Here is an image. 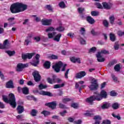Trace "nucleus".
Here are the masks:
<instances>
[{"label":"nucleus","instance_id":"f257e3e1","mask_svg":"<svg viewBox=\"0 0 124 124\" xmlns=\"http://www.w3.org/2000/svg\"><path fill=\"white\" fill-rule=\"evenodd\" d=\"M27 6L22 3L16 2L12 4L10 7L12 13H19L25 11L27 9Z\"/></svg>","mask_w":124,"mask_h":124},{"label":"nucleus","instance_id":"f03ea898","mask_svg":"<svg viewBox=\"0 0 124 124\" xmlns=\"http://www.w3.org/2000/svg\"><path fill=\"white\" fill-rule=\"evenodd\" d=\"M2 99L6 103H9L13 108H16L17 104L16 103V98L14 94L11 93L9 94V98L6 95H2Z\"/></svg>","mask_w":124,"mask_h":124},{"label":"nucleus","instance_id":"7ed1b4c3","mask_svg":"<svg viewBox=\"0 0 124 124\" xmlns=\"http://www.w3.org/2000/svg\"><path fill=\"white\" fill-rule=\"evenodd\" d=\"M61 67H62L61 71H65V69L66 68V64L63 65L62 62H59L52 66L53 69H54V71H55V72L57 73H59V72L61 71Z\"/></svg>","mask_w":124,"mask_h":124},{"label":"nucleus","instance_id":"20e7f679","mask_svg":"<svg viewBox=\"0 0 124 124\" xmlns=\"http://www.w3.org/2000/svg\"><path fill=\"white\" fill-rule=\"evenodd\" d=\"M88 87L91 91H95V90H97L98 88L97 79L92 78L91 82V85H90Z\"/></svg>","mask_w":124,"mask_h":124},{"label":"nucleus","instance_id":"39448f33","mask_svg":"<svg viewBox=\"0 0 124 124\" xmlns=\"http://www.w3.org/2000/svg\"><path fill=\"white\" fill-rule=\"evenodd\" d=\"M32 76L34 77V80L36 82H39L41 79V76L39 74V72L37 71H34L32 73Z\"/></svg>","mask_w":124,"mask_h":124},{"label":"nucleus","instance_id":"423d86ee","mask_svg":"<svg viewBox=\"0 0 124 124\" xmlns=\"http://www.w3.org/2000/svg\"><path fill=\"white\" fill-rule=\"evenodd\" d=\"M52 21L53 20L51 19H48L44 18L42 19L41 22L42 24L43 25V26H51Z\"/></svg>","mask_w":124,"mask_h":124},{"label":"nucleus","instance_id":"0eeeda50","mask_svg":"<svg viewBox=\"0 0 124 124\" xmlns=\"http://www.w3.org/2000/svg\"><path fill=\"white\" fill-rule=\"evenodd\" d=\"M9 48H10V43H9L8 40L6 39L4 41L3 45L1 44L0 48L1 49H9Z\"/></svg>","mask_w":124,"mask_h":124},{"label":"nucleus","instance_id":"6e6552de","mask_svg":"<svg viewBox=\"0 0 124 124\" xmlns=\"http://www.w3.org/2000/svg\"><path fill=\"white\" fill-rule=\"evenodd\" d=\"M28 64L18 63L17 65L16 71L19 72L23 71L24 68L28 67Z\"/></svg>","mask_w":124,"mask_h":124},{"label":"nucleus","instance_id":"1a4fd4ad","mask_svg":"<svg viewBox=\"0 0 124 124\" xmlns=\"http://www.w3.org/2000/svg\"><path fill=\"white\" fill-rule=\"evenodd\" d=\"M34 55H35V53L34 52L23 54L22 55V58L23 59V60H27V59H28V60H31V58H32V56H34Z\"/></svg>","mask_w":124,"mask_h":124},{"label":"nucleus","instance_id":"9d476101","mask_svg":"<svg viewBox=\"0 0 124 124\" xmlns=\"http://www.w3.org/2000/svg\"><path fill=\"white\" fill-rule=\"evenodd\" d=\"M46 106H48L49 108L54 110V109H56V107H57V103L56 102H52L50 103H48L46 104Z\"/></svg>","mask_w":124,"mask_h":124},{"label":"nucleus","instance_id":"9b49d317","mask_svg":"<svg viewBox=\"0 0 124 124\" xmlns=\"http://www.w3.org/2000/svg\"><path fill=\"white\" fill-rule=\"evenodd\" d=\"M39 58H40V55L39 54L36 55L35 57V60L32 63V65L34 66H37L38 64L39 63Z\"/></svg>","mask_w":124,"mask_h":124},{"label":"nucleus","instance_id":"f8f14e48","mask_svg":"<svg viewBox=\"0 0 124 124\" xmlns=\"http://www.w3.org/2000/svg\"><path fill=\"white\" fill-rule=\"evenodd\" d=\"M94 97V99L95 100H97V101H100V100H102L103 98L101 95L99 93H97L95 92L94 94L93 95Z\"/></svg>","mask_w":124,"mask_h":124},{"label":"nucleus","instance_id":"ddd939ff","mask_svg":"<svg viewBox=\"0 0 124 124\" xmlns=\"http://www.w3.org/2000/svg\"><path fill=\"white\" fill-rule=\"evenodd\" d=\"M96 57L97 58V60L98 62H105V58L103 57L102 55H101L99 53H97L96 54Z\"/></svg>","mask_w":124,"mask_h":124},{"label":"nucleus","instance_id":"4468645a","mask_svg":"<svg viewBox=\"0 0 124 124\" xmlns=\"http://www.w3.org/2000/svg\"><path fill=\"white\" fill-rule=\"evenodd\" d=\"M70 59L72 62H78V63H81V60L80 58H76L75 57H70Z\"/></svg>","mask_w":124,"mask_h":124},{"label":"nucleus","instance_id":"2eb2a0df","mask_svg":"<svg viewBox=\"0 0 124 124\" xmlns=\"http://www.w3.org/2000/svg\"><path fill=\"white\" fill-rule=\"evenodd\" d=\"M86 72L85 71H81L78 74H76V78L77 79H80L81 78H83L84 76H86Z\"/></svg>","mask_w":124,"mask_h":124},{"label":"nucleus","instance_id":"dca6fc26","mask_svg":"<svg viewBox=\"0 0 124 124\" xmlns=\"http://www.w3.org/2000/svg\"><path fill=\"white\" fill-rule=\"evenodd\" d=\"M86 21L88 22V23L91 24V25H93V24H94L95 22L94 19L91 16H88L86 17Z\"/></svg>","mask_w":124,"mask_h":124},{"label":"nucleus","instance_id":"f3484780","mask_svg":"<svg viewBox=\"0 0 124 124\" xmlns=\"http://www.w3.org/2000/svg\"><path fill=\"white\" fill-rule=\"evenodd\" d=\"M6 88L7 89H13L14 86L13 85V81L12 80H9L8 81L6 84Z\"/></svg>","mask_w":124,"mask_h":124},{"label":"nucleus","instance_id":"a211bd4d","mask_svg":"<svg viewBox=\"0 0 124 124\" xmlns=\"http://www.w3.org/2000/svg\"><path fill=\"white\" fill-rule=\"evenodd\" d=\"M85 87H86V85L83 84L79 85L78 83H76L75 88L76 89H78L79 93H81V90L82 89L85 88Z\"/></svg>","mask_w":124,"mask_h":124},{"label":"nucleus","instance_id":"6ab92c4d","mask_svg":"<svg viewBox=\"0 0 124 124\" xmlns=\"http://www.w3.org/2000/svg\"><path fill=\"white\" fill-rule=\"evenodd\" d=\"M94 98L93 95L90 96L89 98H88L86 99V101L87 103H89V104H92L93 102L94 101Z\"/></svg>","mask_w":124,"mask_h":124},{"label":"nucleus","instance_id":"aec40b11","mask_svg":"<svg viewBox=\"0 0 124 124\" xmlns=\"http://www.w3.org/2000/svg\"><path fill=\"white\" fill-rule=\"evenodd\" d=\"M40 94H41L42 95H47L48 96H53L52 93L43 91L40 93Z\"/></svg>","mask_w":124,"mask_h":124},{"label":"nucleus","instance_id":"412c9836","mask_svg":"<svg viewBox=\"0 0 124 124\" xmlns=\"http://www.w3.org/2000/svg\"><path fill=\"white\" fill-rule=\"evenodd\" d=\"M61 37H62V34L59 33L55 36V37L53 38V40H54V41H56V42H60Z\"/></svg>","mask_w":124,"mask_h":124},{"label":"nucleus","instance_id":"4be33fe9","mask_svg":"<svg viewBox=\"0 0 124 124\" xmlns=\"http://www.w3.org/2000/svg\"><path fill=\"white\" fill-rule=\"evenodd\" d=\"M47 81L49 84H54V83H56V77L53 76V78H48Z\"/></svg>","mask_w":124,"mask_h":124},{"label":"nucleus","instance_id":"5701e85b","mask_svg":"<svg viewBox=\"0 0 124 124\" xmlns=\"http://www.w3.org/2000/svg\"><path fill=\"white\" fill-rule=\"evenodd\" d=\"M103 6L106 9H110L112 7V4H108L107 2H103L102 3Z\"/></svg>","mask_w":124,"mask_h":124},{"label":"nucleus","instance_id":"b1692460","mask_svg":"<svg viewBox=\"0 0 124 124\" xmlns=\"http://www.w3.org/2000/svg\"><path fill=\"white\" fill-rule=\"evenodd\" d=\"M102 98H106L107 97V92L104 90H102L100 93Z\"/></svg>","mask_w":124,"mask_h":124},{"label":"nucleus","instance_id":"393cba45","mask_svg":"<svg viewBox=\"0 0 124 124\" xmlns=\"http://www.w3.org/2000/svg\"><path fill=\"white\" fill-rule=\"evenodd\" d=\"M17 110L18 114H22V113L24 112V107L22 106H18Z\"/></svg>","mask_w":124,"mask_h":124},{"label":"nucleus","instance_id":"a878e982","mask_svg":"<svg viewBox=\"0 0 124 124\" xmlns=\"http://www.w3.org/2000/svg\"><path fill=\"white\" fill-rule=\"evenodd\" d=\"M44 66L45 68L46 69H49V68L51 67V62L49 61H46L44 64Z\"/></svg>","mask_w":124,"mask_h":124},{"label":"nucleus","instance_id":"bb28decb","mask_svg":"<svg viewBox=\"0 0 124 124\" xmlns=\"http://www.w3.org/2000/svg\"><path fill=\"white\" fill-rule=\"evenodd\" d=\"M109 103L107 102H104V103H103L101 106V108L103 109H107L108 108H109Z\"/></svg>","mask_w":124,"mask_h":124},{"label":"nucleus","instance_id":"cd10ccee","mask_svg":"<svg viewBox=\"0 0 124 124\" xmlns=\"http://www.w3.org/2000/svg\"><path fill=\"white\" fill-rule=\"evenodd\" d=\"M56 34H57V32H49L47 34V35H48V38L52 39V38H54V37L55 36V35H56Z\"/></svg>","mask_w":124,"mask_h":124},{"label":"nucleus","instance_id":"c85d7f7f","mask_svg":"<svg viewBox=\"0 0 124 124\" xmlns=\"http://www.w3.org/2000/svg\"><path fill=\"white\" fill-rule=\"evenodd\" d=\"M109 37L111 41H112V42H114V41L116 40V36L113 33H110L109 34Z\"/></svg>","mask_w":124,"mask_h":124},{"label":"nucleus","instance_id":"c756f323","mask_svg":"<svg viewBox=\"0 0 124 124\" xmlns=\"http://www.w3.org/2000/svg\"><path fill=\"white\" fill-rule=\"evenodd\" d=\"M56 31L55 28H54L53 27H50L47 28L46 30L45 31L46 32H50L51 31Z\"/></svg>","mask_w":124,"mask_h":124},{"label":"nucleus","instance_id":"7c9ffc66","mask_svg":"<svg viewBox=\"0 0 124 124\" xmlns=\"http://www.w3.org/2000/svg\"><path fill=\"white\" fill-rule=\"evenodd\" d=\"M113 47L114 50H119V48H120V44L119 43V42H115Z\"/></svg>","mask_w":124,"mask_h":124},{"label":"nucleus","instance_id":"2f4dec72","mask_svg":"<svg viewBox=\"0 0 124 124\" xmlns=\"http://www.w3.org/2000/svg\"><path fill=\"white\" fill-rule=\"evenodd\" d=\"M22 92L24 94H29V88L28 87L23 88Z\"/></svg>","mask_w":124,"mask_h":124},{"label":"nucleus","instance_id":"473e14b6","mask_svg":"<svg viewBox=\"0 0 124 124\" xmlns=\"http://www.w3.org/2000/svg\"><path fill=\"white\" fill-rule=\"evenodd\" d=\"M64 86V83H62V84H56L54 85V89H60V88H62Z\"/></svg>","mask_w":124,"mask_h":124},{"label":"nucleus","instance_id":"72a5a7b5","mask_svg":"<svg viewBox=\"0 0 124 124\" xmlns=\"http://www.w3.org/2000/svg\"><path fill=\"white\" fill-rule=\"evenodd\" d=\"M78 11L79 14H82L85 12V8L83 7H79L78 8Z\"/></svg>","mask_w":124,"mask_h":124},{"label":"nucleus","instance_id":"f704fd0d","mask_svg":"<svg viewBox=\"0 0 124 124\" xmlns=\"http://www.w3.org/2000/svg\"><path fill=\"white\" fill-rule=\"evenodd\" d=\"M56 31H59V32H62V31H64V28L63 27L60 26L56 28Z\"/></svg>","mask_w":124,"mask_h":124},{"label":"nucleus","instance_id":"c9c22d12","mask_svg":"<svg viewBox=\"0 0 124 124\" xmlns=\"http://www.w3.org/2000/svg\"><path fill=\"white\" fill-rule=\"evenodd\" d=\"M109 52L106 50H102L101 52H98L97 54H100L101 56H103V55H105L106 54H108Z\"/></svg>","mask_w":124,"mask_h":124},{"label":"nucleus","instance_id":"e433bc0d","mask_svg":"<svg viewBox=\"0 0 124 124\" xmlns=\"http://www.w3.org/2000/svg\"><path fill=\"white\" fill-rule=\"evenodd\" d=\"M5 53H7V54H8V55H9V56L11 57L15 54V51H11L10 50H6L5 51Z\"/></svg>","mask_w":124,"mask_h":124},{"label":"nucleus","instance_id":"4c0bfd02","mask_svg":"<svg viewBox=\"0 0 124 124\" xmlns=\"http://www.w3.org/2000/svg\"><path fill=\"white\" fill-rule=\"evenodd\" d=\"M94 120H95V121H99L100 122V121H101V117L99 115H95L94 116L93 118Z\"/></svg>","mask_w":124,"mask_h":124},{"label":"nucleus","instance_id":"58836bf2","mask_svg":"<svg viewBox=\"0 0 124 124\" xmlns=\"http://www.w3.org/2000/svg\"><path fill=\"white\" fill-rule=\"evenodd\" d=\"M59 5L61 8H65V3L63 1L60 2Z\"/></svg>","mask_w":124,"mask_h":124},{"label":"nucleus","instance_id":"ea45409f","mask_svg":"<svg viewBox=\"0 0 124 124\" xmlns=\"http://www.w3.org/2000/svg\"><path fill=\"white\" fill-rule=\"evenodd\" d=\"M79 31L82 35H85V32H86V30L85 29V28L81 27Z\"/></svg>","mask_w":124,"mask_h":124},{"label":"nucleus","instance_id":"a19ab883","mask_svg":"<svg viewBox=\"0 0 124 124\" xmlns=\"http://www.w3.org/2000/svg\"><path fill=\"white\" fill-rule=\"evenodd\" d=\"M109 19L110 24H114V22L115 21V17H114V16H110Z\"/></svg>","mask_w":124,"mask_h":124},{"label":"nucleus","instance_id":"79ce46f5","mask_svg":"<svg viewBox=\"0 0 124 124\" xmlns=\"http://www.w3.org/2000/svg\"><path fill=\"white\" fill-rule=\"evenodd\" d=\"M91 15L92 16H98L99 15V12L97 11H92Z\"/></svg>","mask_w":124,"mask_h":124},{"label":"nucleus","instance_id":"37998d69","mask_svg":"<svg viewBox=\"0 0 124 124\" xmlns=\"http://www.w3.org/2000/svg\"><path fill=\"white\" fill-rule=\"evenodd\" d=\"M45 8L47 9L49 11H53V8H52V6L50 5H46L45 6Z\"/></svg>","mask_w":124,"mask_h":124},{"label":"nucleus","instance_id":"c03bdc74","mask_svg":"<svg viewBox=\"0 0 124 124\" xmlns=\"http://www.w3.org/2000/svg\"><path fill=\"white\" fill-rule=\"evenodd\" d=\"M120 69H121V67H120V64H116L114 66V70L115 71H117V72L120 71Z\"/></svg>","mask_w":124,"mask_h":124},{"label":"nucleus","instance_id":"a18cd8bd","mask_svg":"<svg viewBox=\"0 0 124 124\" xmlns=\"http://www.w3.org/2000/svg\"><path fill=\"white\" fill-rule=\"evenodd\" d=\"M78 39L81 43V44H82L83 45H85V44H86V41L85 40H84V39L79 37L78 38Z\"/></svg>","mask_w":124,"mask_h":124},{"label":"nucleus","instance_id":"49530a36","mask_svg":"<svg viewBox=\"0 0 124 124\" xmlns=\"http://www.w3.org/2000/svg\"><path fill=\"white\" fill-rule=\"evenodd\" d=\"M31 37V36L27 37V39L25 40V43H26L27 45H29L30 44V42H31V40H30V38Z\"/></svg>","mask_w":124,"mask_h":124},{"label":"nucleus","instance_id":"de8ad7c7","mask_svg":"<svg viewBox=\"0 0 124 124\" xmlns=\"http://www.w3.org/2000/svg\"><path fill=\"white\" fill-rule=\"evenodd\" d=\"M41 114H43V115H44V116H45L46 117V116H48V115H50V112L46 111V110H44L41 112Z\"/></svg>","mask_w":124,"mask_h":124},{"label":"nucleus","instance_id":"09e8293b","mask_svg":"<svg viewBox=\"0 0 124 124\" xmlns=\"http://www.w3.org/2000/svg\"><path fill=\"white\" fill-rule=\"evenodd\" d=\"M112 108H113V109H118L119 108V104H118L117 103H115L112 105Z\"/></svg>","mask_w":124,"mask_h":124},{"label":"nucleus","instance_id":"8fccbe9b","mask_svg":"<svg viewBox=\"0 0 124 124\" xmlns=\"http://www.w3.org/2000/svg\"><path fill=\"white\" fill-rule=\"evenodd\" d=\"M37 113V111L35 109H32L31 112V116H33V117H34L36 116V114Z\"/></svg>","mask_w":124,"mask_h":124},{"label":"nucleus","instance_id":"3c124183","mask_svg":"<svg viewBox=\"0 0 124 124\" xmlns=\"http://www.w3.org/2000/svg\"><path fill=\"white\" fill-rule=\"evenodd\" d=\"M47 88V86L44 85L42 84H41L39 85V89L40 90H43V89H46Z\"/></svg>","mask_w":124,"mask_h":124},{"label":"nucleus","instance_id":"603ef678","mask_svg":"<svg viewBox=\"0 0 124 124\" xmlns=\"http://www.w3.org/2000/svg\"><path fill=\"white\" fill-rule=\"evenodd\" d=\"M103 25L104 27H106V28H108L109 26V23H108V21L106 20H105L103 21Z\"/></svg>","mask_w":124,"mask_h":124},{"label":"nucleus","instance_id":"864d4df0","mask_svg":"<svg viewBox=\"0 0 124 124\" xmlns=\"http://www.w3.org/2000/svg\"><path fill=\"white\" fill-rule=\"evenodd\" d=\"M71 100L69 98H65L62 100V101L63 103H66V102H68Z\"/></svg>","mask_w":124,"mask_h":124},{"label":"nucleus","instance_id":"5fc2aeb1","mask_svg":"<svg viewBox=\"0 0 124 124\" xmlns=\"http://www.w3.org/2000/svg\"><path fill=\"white\" fill-rule=\"evenodd\" d=\"M96 51V47H93L89 50V53H94Z\"/></svg>","mask_w":124,"mask_h":124},{"label":"nucleus","instance_id":"6e6d98bb","mask_svg":"<svg viewBox=\"0 0 124 124\" xmlns=\"http://www.w3.org/2000/svg\"><path fill=\"white\" fill-rule=\"evenodd\" d=\"M97 8H99L100 9H102V8H103V6H102L101 5V4H100V3L99 2H97L95 3Z\"/></svg>","mask_w":124,"mask_h":124},{"label":"nucleus","instance_id":"4d7b16f0","mask_svg":"<svg viewBox=\"0 0 124 124\" xmlns=\"http://www.w3.org/2000/svg\"><path fill=\"white\" fill-rule=\"evenodd\" d=\"M69 72V69H67L65 73V78L68 79V73Z\"/></svg>","mask_w":124,"mask_h":124},{"label":"nucleus","instance_id":"13d9d810","mask_svg":"<svg viewBox=\"0 0 124 124\" xmlns=\"http://www.w3.org/2000/svg\"><path fill=\"white\" fill-rule=\"evenodd\" d=\"M84 115L85 116L91 117V116H93V113L89 111L88 112H86L84 113Z\"/></svg>","mask_w":124,"mask_h":124},{"label":"nucleus","instance_id":"bf43d9fd","mask_svg":"<svg viewBox=\"0 0 124 124\" xmlns=\"http://www.w3.org/2000/svg\"><path fill=\"white\" fill-rule=\"evenodd\" d=\"M59 107L60 108H61L62 109H66L67 108L64 106V105L62 104V103H60L59 104Z\"/></svg>","mask_w":124,"mask_h":124},{"label":"nucleus","instance_id":"052dcab7","mask_svg":"<svg viewBox=\"0 0 124 124\" xmlns=\"http://www.w3.org/2000/svg\"><path fill=\"white\" fill-rule=\"evenodd\" d=\"M33 17H35L34 20L36 21V22H40L41 21V19L39 17H36V16H32Z\"/></svg>","mask_w":124,"mask_h":124},{"label":"nucleus","instance_id":"680f3d73","mask_svg":"<svg viewBox=\"0 0 124 124\" xmlns=\"http://www.w3.org/2000/svg\"><path fill=\"white\" fill-rule=\"evenodd\" d=\"M71 107H73V108H74L75 109H77V108H78V104L75 103L72 104Z\"/></svg>","mask_w":124,"mask_h":124},{"label":"nucleus","instance_id":"e2e57ef3","mask_svg":"<svg viewBox=\"0 0 124 124\" xmlns=\"http://www.w3.org/2000/svg\"><path fill=\"white\" fill-rule=\"evenodd\" d=\"M50 58L52 59V60H58V58H59V57L57 55H52L50 56Z\"/></svg>","mask_w":124,"mask_h":124},{"label":"nucleus","instance_id":"0e129e2a","mask_svg":"<svg viewBox=\"0 0 124 124\" xmlns=\"http://www.w3.org/2000/svg\"><path fill=\"white\" fill-rule=\"evenodd\" d=\"M66 113H67V111H66V110H64L62 112H60V114L62 116V117H63L64 116H65V114H66Z\"/></svg>","mask_w":124,"mask_h":124},{"label":"nucleus","instance_id":"69168bd1","mask_svg":"<svg viewBox=\"0 0 124 124\" xmlns=\"http://www.w3.org/2000/svg\"><path fill=\"white\" fill-rule=\"evenodd\" d=\"M110 93L111 96H116L117 95V93L115 91H111Z\"/></svg>","mask_w":124,"mask_h":124},{"label":"nucleus","instance_id":"338daca9","mask_svg":"<svg viewBox=\"0 0 124 124\" xmlns=\"http://www.w3.org/2000/svg\"><path fill=\"white\" fill-rule=\"evenodd\" d=\"M34 40H35L36 42H39V41H40V38L38 36L35 37Z\"/></svg>","mask_w":124,"mask_h":124},{"label":"nucleus","instance_id":"774afa93","mask_svg":"<svg viewBox=\"0 0 124 124\" xmlns=\"http://www.w3.org/2000/svg\"><path fill=\"white\" fill-rule=\"evenodd\" d=\"M103 124H111V122L109 120H104L103 122Z\"/></svg>","mask_w":124,"mask_h":124}]
</instances>
